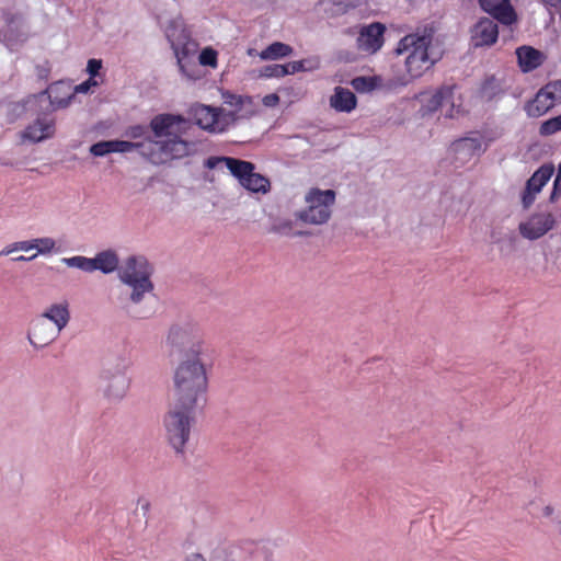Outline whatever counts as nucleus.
Wrapping results in <instances>:
<instances>
[{"instance_id": "f257e3e1", "label": "nucleus", "mask_w": 561, "mask_h": 561, "mask_svg": "<svg viewBox=\"0 0 561 561\" xmlns=\"http://www.w3.org/2000/svg\"><path fill=\"white\" fill-rule=\"evenodd\" d=\"M433 35L426 30L402 37L394 49L397 56L404 57L405 75L389 82V88L405 87L411 81L423 77L442 58L433 48Z\"/></svg>"}, {"instance_id": "f03ea898", "label": "nucleus", "mask_w": 561, "mask_h": 561, "mask_svg": "<svg viewBox=\"0 0 561 561\" xmlns=\"http://www.w3.org/2000/svg\"><path fill=\"white\" fill-rule=\"evenodd\" d=\"M174 401L197 407L207 390V374L199 357H187L174 371Z\"/></svg>"}, {"instance_id": "7ed1b4c3", "label": "nucleus", "mask_w": 561, "mask_h": 561, "mask_svg": "<svg viewBox=\"0 0 561 561\" xmlns=\"http://www.w3.org/2000/svg\"><path fill=\"white\" fill-rule=\"evenodd\" d=\"M159 24L173 49L180 70L188 79L196 80V73L188 69V57L197 50V43L192 39L182 16L175 15L170 19L159 16Z\"/></svg>"}, {"instance_id": "20e7f679", "label": "nucleus", "mask_w": 561, "mask_h": 561, "mask_svg": "<svg viewBox=\"0 0 561 561\" xmlns=\"http://www.w3.org/2000/svg\"><path fill=\"white\" fill-rule=\"evenodd\" d=\"M152 267L142 255H131L126 259L118 270L119 280L131 288L129 299L133 304H140L147 294L153 290L150 279Z\"/></svg>"}, {"instance_id": "39448f33", "label": "nucleus", "mask_w": 561, "mask_h": 561, "mask_svg": "<svg viewBox=\"0 0 561 561\" xmlns=\"http://www.w3.org/2000/svg\"><path fill=\"white\" fill-rule=\"evenodd\" d=\"M195 408L174 401L164 415L163 426L165 436L176 453H182L190 439Z\"/></svg>"}, {"instance_id": "423d86ee", "label": "nucleus", "mask_w": 561, "mask_h": 561, "mask_svg": "<svg viewBox=\"0 0 561 561\" xmlns=\"http://www.w3.org/2000/svg\"><path fill=\"white\" fill-rule=\"evenodd\" d=\"M167 344L172 348L185 351L187 357H199L205 353V330L193 320L173 323L167 333Z\"/></svg>"}, {"instance_id": "0eeeda50", "label": "nucleus", "mask_w": 561, "mask_h": 561, "mask_svg": "<svg viewBox=\"0 0 561 561\" xmlns=\"http://www.w3.org/2000/svg\"><path fill=\"white\" fill-rule=\"evenodd\" d=\"M336 193L333 190L310 188L304 197L306 207L297 210L295 217L306 225L321 226L332 216Z\"/></svg>"}, {"instance_id": "6e6552de", "label": "nucleus", "mask_w": 561, "mask_h": 561, "mask_svg": "<svg viewBox=\"0 0 561 561\" xmlns=\"http://www.w3.org/2000/svg\"><path fill=\"white\" fill-rule=\"evenodd\" d=\"M195 151V145L175 136L164 140L149 138L148 160L153 164H162L172 159H182Z\"/></svg>"}, {"instance_id": "1a4fd4ad", "label": "nucleus", "mask_w": 561, "mask_h": 561, "mask_svg": "<svg viewBox=\"0 0 561 561\" xmlns=\"http://www.w3.org/2000/svg\"><path fill=\"white\" fill-rule=\"evenodd\" d=\"M194 123L203 130L219 135L231 127V118L226 108L197 103L191 108Z\"/></svg>"}, {"instance_id": "9d476101", "label": "nucleus", "mask_w": 561, "mask_h": 561, "mask_svg": "<svg viewBox=\"0 0 561 561\" xmlns=\"http://www.w3.org/2000/svg\"><path fill=\"white\" fill-rule=\"evenodd\" d=\"M557 227V218L550 211H534L518 224V233L528 241L545 237Z\"/></svg>"}, {"instance_id": "9b49d317", "label": "nucleus", "mask_w": 561, "mask_h": 561, "mask_svg": "<svg viewBox=\"0 0 561 561\" xmlns=\"http://www.w3.org/2000/svg\"><path fill=\"white\" fill-rule=\"evenodd\" d=\"M557 104H561V80H554L543 85L535 98L527 102L525 111L529 117H539Z\"/></svg>"}, {"instance_id": "f8f14e48", "label": "nucleus", "mask_w": 561, "mask_h": 561, "mask_svg": "<svg viewBox=\"0 0 561 561\" xmlns=\"http://www.w3.org/2000/svg\"><path fill=\"white\" fill-rule=\"evenodd\" d=\"M56 135V117L51 113H41L20 133L23 142L39 144Z\"/></svg>"}, {"instance_id": "ddd939ff", "label": "nucleus", "mask_w": 561, "mask_h": 561, "mask_svg": "<svg viewBox=\"0 0 561 561\" xmlns=\"http://www.w3.org/2000/svg\"><path fill=\"white\" fill-rule=\"evenodd\" d=\"M232 175L239 184L251 193L266 194L271 190V183L267 178L255 172V165L250 161L238 160L234 162Z\"/></svg>"}, {"instance_id": "4468645a", "label": "nucleus", "mask_w": 561, "mask_h": 561, "mask_svg": "<svg viewBox=\"0 0 561 561\" xmlns=\"http://www.w3.org/2000/svg\"><path fill=\"white\" fill-rule=\"evenodd\" d=\"M188 127L187 119L176 114H159L150 121V128L154 135V140L183 136Z\"/></svg>"}, {"instance_id": "2eb2a0df", "label": "nucleus", "mask_w": 561, "mask_h": 561, "mask_svg": "<svg viewBox=\"0 0 561 561\" xmlns=\"http://www.w3.org/2000/svg\"><path fill=\"white\" fill-rule=\"evenodd\" d=\"M76 93L70 81L59 80L50 85L43 92L32 95L27 99L26 103L32 104L41 101L44 96H47L53 111L66 108L70 105Z\"/></svg>"}, {"instance_id": "dca6fc26", "label": "nucleus", "mask_w": 561, "mask_h": 561, "mask_svg": "<svg viewBox=\"0 0 561 561\" xmlns=\"http://www.w3.org/2000/svg\"><path fill=\"white\" fill-rule=\"evenodd\" d=\"M125 367H114L104 370L102 375L103 393L107 400L118 402L125 398L130 386V378Z\"/></svg>"}, {"instance_id": "f3484780", "label": "nucleus", "mask_w": 561, "mask_h": 561, "mask_svg": "<svg viewBox=\"0 0 561 561\" xmlns=\"http://www.w3.org/2000/svg\"><path fill=\"white\" fill-rule=\"evenodd\" d=\"M225 105L231 107L226 110V115L231 118V127L240 119H248L259 113V104L252 96L233 94L231 92L222 93Z\"/></svg>"}, {"instance_id": "a211bd4d", "label": "nucleus", "mask_w": 561, "mask_h": 561, "mask_svg": "<svg viewBox=\"0 0 561 561\" xmlns=\"http://www.w3.org/2000/svg\"><path fill=\"white\" fill-rule=\"evenodd\" d=\"M553 173L554 167L550 163L542 164L533 173V175L527 180L524 190L520 192V204L523 209L527 210L534 205L538 194L549 182Z\"/></svg>"}, {"instance_id": "6ab92c4d", "label": "nucleus", "mask_w": 561, "mask_h": 561, "mask_svg": "<svg viewBox=\"0 0 561 561\" xmlns=\"http://www.w3.org/2000/svg\"><path fill=\"white\" fill-rule=\"evenodd\" d=\"M386 30V25L380 22L360 26L356 38L358 50L368 55L378 53L385 44Z\"/></svg>"}, {"instance_id": "aec40b11", "label": "nucleus", "mask_w": 561, "mask_h": 561, "mask_svg": "<svg viewBox=\"0 0 561 561\" xmlns=\"http://www.w3.org/2000/svg\"><path fill=\"white\" fill-rule=\"evenodd\" d=\"M455 87H442L433 93H421V112L423 115L431 114L437 111L443 104L450 103L451 111L448 113L450 117L454 116L455 104Z\"/></svg>"}, {"instance_id": "412c9836", "label": "nucleus", "mask_w": 561, "mask_h": 561, "mask_svg": "<svg viewBox=\"0 0 561 561\" xmlns=\"http://www.w3.org/2000/svg\"><path fill=\"white\" fill-rule=\"evenodd\" d=\"M59 334L58 330L46 322L45 318L38 316L31 322L27 340L33 347L43 348L53 343Z\"/></svg>"}, {"instance_id": "4be33fe9", "label": "nucleus", "mask_w": 561, "mask_h": 561, "mask_svg": "<svg viewBox=\"0 0 561 561\" xmlns=\"http://www.w3.org/2000/svg\"><path fill=\"white\" fill-rule=\"evenodd\" d=\"M499 37L497 24L489 19H480L470 31L471 44L473 47H489L496 43Z\"/></svg>"}, {"instance_id": "5701e85b", "label": "nucleus", "mask_w": 561, "mask_h": 561, "mask_svg": "<svg viewBox=\"0 0 561 561\" xmlns=\"http://www.w3.org/2000/svg\"><path fill=\"white\" fill-rule=\"evenodd\" d=\"M481 9L505 25L516 21V13L510 0H479Z\"/></svg>"}, {"instance_id": "b1692460", "label": "nucleus", "mask_w": 561, "mask_h": 561, "mask_svg": "<svg viewBox=\"0 0 561 561\" xmlns=\"http://www.w3.org/2000/svg\"><path fill=\"white\" fill-rule=\"evenodd\" d=\"M486 147L488 144H484L481 137H466L456 140L451 148L458 160L467 162L473 157L482 154Z\"/></svg>"}, {"instance_id": "393cba45", "label": "nucleus", "mask_w": 561, "mask_h": 561, "mask_svg": "<svg viewBox=\"0 0 561 561\" xmlns=\"http://www.w3.org/2000/svg\"><path fill=\"white\" fill-rule=\"evenodd\" d=\"M39 317L45 318L60 333L70 321V305L66 299L50 304Z\"/></svg>"}, {"instance_id": "a878e982", "label": "nucleus", "mask_w": 561, "mask_h": 561, "mask_svg": "<svg viewBox=\"0 0 561 561\" xmlns=\"http://www.w3.org/2000/svg\"><path fill=\"white\" fill-rule=\"evenodd\" d=\"M517 62L523 72H530L540 67L546 56L542 51L531 46H520L516 48Z\"/></svg>"}, {"instance_id": "bb28decb", "label": "nucleus", "mask_w": 561, "mask_h": 561, "mask_svg": "<svg viewBox=\"0 0 561 561\" xmlns=\"http://www.w3.org/2000/svg\"><path fill=\"white\" fill-rule=\"evenodd\" d=\"M357 104L355 94L342 87H336L334 93L330 96V106L336 112L350 113Z\"/></svg>"}, {"instance_id": "cd10ccee", "label": "nucleus", "mask_w": 561, "mask_h": 561, "mask_svg": "<svg viewBox=\"0 0 561 561\" xmlns=\"http://www.w3.org/2000/svg\"><path fill=\"white\" fill-rule=\"evenodd\" d=\"M490 238L492 243L497 247L500 253L503 255H508L516 250L518 239L514 231H504L502 228H494L491 230Z\"/></svg>"}, {"instance_id": "c85d7f7f", "label": "nucleus", "mask_w": 561, "mask_h": 561, "mask_svg": "<svg viewBox=\"0 0 561 561\" xmlns=\"http://www.w3.org/2000/svg\"><path fill=\"white\" fill-rule=\"evenodd\" d=\"M23 244H21V251L30 252L35 250L36 253L34 255H48L51 253L58 252L57 242L51 237H41L34 238L30 240H23Z\"/></svg>"}, {"instance_id": "c756f323", "label": "nucleus", "mask_w": 561, "mask_h": 561, "mask_svg": "<svg viewBox=\"0 0 561 561\" xmlns=\"http://www.w3.org/2000/svg\"><path fill=\"white\" fill-rule=\"evenodd\" d=\"M93 272L100 271L103 274H112L119 270V257L114 250H104L93 257Z\"/></svg>"}, {"instance_id": "7c9ffc66", "label": "nucleus", "mask_w": 561, "mask_h": 561, "mask_svg": "<svg viewBox=\"0 0 561 561\" xmlns=\"http://www.w3.org/2000/svg\"><path fill=\"white\" fill-rule=\"evenodd\" d=\"M293 53L294 49L290 45L282 42H274L261 50L257 56L261 60H278L291 56Z\"/></svg>"}, {"instance_id": "2f4dec72", "label": "nucleus", "mask_w": 561, "mask_h": 561, "mask_svg": "<svg viewBox=\"0 0 561 561\" xmlns=\"http://www.w3.org/2000/svg\"><path fill=\"white\" fill-rule=\"evenodd\" d=\"M354 90L359 93L371 92L381 87V78L373 77H356L351 81Z\"/></svg>"}, {"instance_id": "473e14b6", "label": "nucleus", "mask_w": 561, "mask_h": 561, "mask_svg": "<svg viewBox=\"0 0 561 561\" xmlns=\"http://www.w3.org/2000/svg\"><path fill=\"white\" fill-rule=\"evenodd\" d=\"M61 262L68 267L78 268L85 273H93V257L75 255L70 257H62Z\"/></svg>"}, {"instance_id": "72a5a7b5", "label": "nucleus", "mask_w": 561, "mask_h": 561, "mask_svg": "<svg viewBox=\"0 0 561 561\" xmlns=\"http://www.w3.org/2000/svg\"><path fill=\"white\" fill-rule=\"evenodd\" d=\"M118 153H127L137 150L148 160L149 138L141 142L118 140Z\"/></svg>"}, {"instance_id": "f704fd0d", "label": "nucleus", "mask_w": 561, "mask_h": 561, "mask_svg": "<svg viewBox=\"0 0 561 561\" xmlns=\"http://www.w3.org/2000/svg\"><path fill=\"white\" fill-rule=\"evenodd\" d=\"M318 67L317 64H313L311 60H296L290 61L288 64L283 65L284 76L294 75L301 71H309L316 69Z\"/></svg>"}, {"instance_id": "c9c22d12", "label": "nucleus", "mask_w": 561, "mask_h": 561, "mask_svg": "<svg viewBox=\"0 0 561 561\" xmlns=\"http://www.w3.org/2000/svg\"><path fill=\"white\" fill-rule=\"evenodd\" d=\"M239 159L231 157H209L205 161V167L209 170L216 169L220 165H225L230 173L232 174L234 162H238Z\"/></svg>"}, {"instance_id": "e433bc0d", "label": "nucleus", "mask_w": 561, "mask_h": 561, "mask_svg": "<svg viewBox=\"0 0 561 561\" xmlns=\"http://www.w3.org/2000/svg\"><path fill=\"white\" fill-rule=\"evenodd\" d=\"M558 131H561V114L542 122L539 128L541 136H551Z\"/></svg>"}, {"instance_id": "4c0bfd02", "label": "nucleus", "mask_w": 561, "mask_h": 561, "mask_svg": "<svg viewBox=\"0 0 561 561\" xmlns=\"http://www.w3.org/2000/svg\"><path fill=\"white\" fill-rule=\"evenodd\" d=\"M244 550L254 554L256 561H268L271 552L265 542L244 546Z\"/></svg>"}, {"instance_id": "58836bf2", "label": "nucleus", "mask_w": 561, "mask_h": 561, "mask_svg": "<svg viewBox=\"0 0 561 561\" xmlns=\"http://www.w3.org/2000/svg\"><path fill=\"white\" fill-rule=\"evenodd\" d=\"M198 61L202 66L216 68L218 65V53L211 47H206L201 51Z\"/></svg>"}, {"instance_id": "ea45409f", "label": "nucleus", "mask_w": 561, "mask_h": 561, "mask_svg": "<svg viewBox=\"0 0 561 561\" xmlns=\"http://www.w3.org/2000/svg\"><path fill=\"white\" fill-rule=\"evenodd\" d=\"M259 77L271 79V78H283L284 76V69L283 65L273 64L264 66L259 70Z\"/></svg>"}, {"instance_id": "a19ab883", "label": "nucleus", "mask_w": 561, "mask_h": 561, "mask_svg": "<svg viewBox=\"0 0 561 561\" xmlns=\"http://www.w3.org/2000/svg\"><path fill=\"white\" fill-rule=\"evenodd\" d=\"M102 67H103V62L101 59L92 58V59L88 60L85 71L89 75V77H91V78L104 80V75L101 73Z\"/></svg>"}, {"instance_id": "79ce46f5", "label": "nucleus", "mask_w": 561, "mask_h": 561, "mask_svg": "<svg viewBox=\"0 0 561 561\" xmlns=\"http://www.w3.org/2000/svg\"><path fill=\"white\" fill-rule=\"evenodd\" d=\"M103 83V79H94L89 77L85 81L73 87L75 93H88L92 89L100 87Z\"/></svg>"}, {"instance_id": "37998d69", "label": "nucleus", "mask_w": 561, "mask_h": 561, "mask_svg": "<svg viewBox=\"0 0 561 561\" xmlns=\"http://www.w3.org/2000/svg\"><path fill=\"white\" fill-rule=\"evenodd\" d=\"M272 230L283 236H291L293 222L290 220H280L274 224ZM301 232L293 233V236H301Z\"/></svg>"}, {"instance_id": "c03bdc74", "label": "nucleus", "mask_w": 561, "mask_h": 561, "mask_svg": "<svg viewBox=\"0 0 561 561\" xmlns=\"http://www.w3.org/2000/svg\"><path fill=\"white\" fill-rule=\"evenodd\" d=\"M90 153L94 157H104L110 153L106 140H102L93 144L90 149Z\"/></svg>"}, {"instance_id": "a18cd8bd", "label": "nucleus", "mask_w": 561, "mask_h": 561, "mask_svg": "<svg viewBox=\"0 0 561 561\" xmlns=\"http://www.w3.org/2000/svg\"><path fill=\"white\" fill-rule=\"evenodd\" d=\"M125 135L133 139L144 138L147 135V128L144 125H134L126 130Z\"/></svg>"}, {"instance_id": "49530a36", "label": "nucleus", "mask_w": 561, "mask_h": 561, "mask_svg": "<svg viewBox=\"0 0 561 561\" xmlns=\"http://www.w3.org/2000/svg\"><path fill=\"white\" fill-rule=\"evenodd\" d=\"M561 197V180L556 178L552 185V191L549 196V202L554 204Z\"/></svg>"}, {"instance_id": "de8ad7c7", "label": "nucleus", "mask_w": 561, "mask_h": 561, "mask_svg": "<svg viewBox=\"0 0 561 561\" xmlns=\"http://www.w3.org/2000/svg\"><path fill=\"white\" fill-rule=\"evenodd\" d=\"M279 103V96L276 93L266 94L262 99V104L266 107H275Z\"/></svg>"}, {"instance_id": "09e8293b", "label": "nucleus", "mask_w": 561, "mask_h": 561, "mask_svg": "<svg viewBox=\"0 0 561 561\" xmlns=\"http://www.w3.org/2000/svg\"><path fill=\"white\" fill-rule=\"evenodd\" d=\"M21 244H23L22 241H16L11 244H8L0 251V256L9 255L13 252L21 251Z\"/></svg>"}, {"instance_id": "8fccbe9b", "label": "nucleus", "mask_w": 561, "mask_h": 561, "mask_svg": "<svg viewBox=\"0 0 561 561\" xmlns=\"http://www.w3.org/2000/svg\"><path fill=\"white\" fill-rule=\"evenodd\" d=\"M108 146L110 153L117 152L118 153V140H106Z\"/></svg>"}, {"instance_id": "3c124183", "label": "nucleus", "mask_w": 561, "mask_h": 561, "mask_svg": "<svg viewBox=\"0 0 561 561\" xmlns=\"http://www.w3.org/2000/svg\"><path fill=\"white\" fill-rule=\"evenodd\" d=\"M184 561H206L203 554L201 553H191L188 554Z\"/></svg>"}, {"instance_id": "603ef678", "label": "nucleus", "mask_w": 561, "mask_h": 561, "mask_svg": "<svg viewBox=\"0 0 561 561\" xmlns=\"http://www.w3.org/2000/svg\"><path fill=\"white\" fill-rule=\"evenodd\" d=\"M543 4L558 8L561 5V0H540Z\"/></svg>"}, {"instance_id": "864d4df0", "label": "nucleus", "mask_w": 561, "mask_h": 561, "mask_svg": "<svg viewBox=\"0 0 561 561\" xmlns=\"http://www.w3.org/2000/svg\"><path fill=\"white\" fill-rule=\"evenodd\" d=\"M36 257V255H32V256H24V255H20L15 259H13L15 262H28V261H32Z\"/></svg>"}, {"instance_id": "5fc2aeb1", "label": "nucleus", "mask_w": 561, "mask_h": 561, "mask_svg": "<svg viewBox=\"0 0 561 561\" xmlns=\"http://www.w3.org/2000/svg\"><path fill=\"white\" fill-rule=\"evenodd\" d=\"M554 264L561 268V248L557 251Z\"/></svg>"}, {"instance_id": "6e6d98bb", "label": "nucleus", "mask_w": 561, "mask_h": 561, "mask_svg": "<svg viewBox=\"0 0 561 561\" xmlns=\"http://www.w3.org/2000/svg\"><path fill=\"white\" fill-rule=\"evenodd\" d=\"M542 512L545 516H550L553 513V508L551 506H546Z\"/></svg>"}, {"instance_id": "4d7b16f0", "label": "nucleus", "mask_w": 561, "mask_h": 561, "mask_svg": "<svg viewBox=\"0 0 561 561\" xmlns=\"http://www.w3.org/2000/svg\"><path fill=\"white\" fill-rule=\"evenodd\" d=\"M247 53H248V55H249V56H255V55H257V54H259V53H256V50H255V49H253V48H249Z\"/></svg>"}, {"instance_id": "13d9d810", "label": "nucleus", "mask_w": 561, "mask_h": 561, "mask_svg": "<svg viewBox=\"0 0 561 561\" xmlns=\"http://www.w3.org/2000/svg\"><path fill=\"white\" fill-rule=\"evenodd\" d=\"M556 178L560 179L561 180V162L559 163L558 165V170H557V175Z\"/></svg>"}, {"instance_id": "bf43d9fd", "label": "nucleus", "mask_w": 561, "mask_h": 561, "mask_svg": "<svg viewBox=\"0 0 561 561\" xmlns=\"http://www.w3.org/2000/svg\"><path fill=\"white\" fill-rule=\"evenodd\" d=\"M10 42H11V39L8 38V46L12 47L13 45Z\"/></svg>"}]
</instances>
